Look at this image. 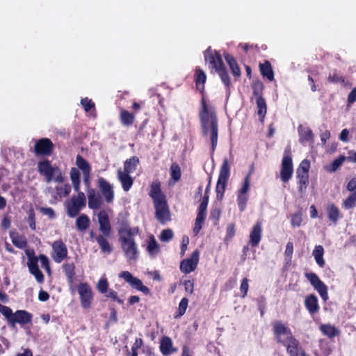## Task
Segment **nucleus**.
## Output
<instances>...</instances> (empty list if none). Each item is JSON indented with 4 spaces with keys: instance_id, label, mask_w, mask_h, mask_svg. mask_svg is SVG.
Wrapping results in <instances>:
<instances>
[{
    "instance_id": "obj_31",
    "label": "nucleus",
    "mask_w": 356,
    "mask_h": 356,
    "mask_svg": "<svg viewBox=\"0 0 356 356\" xmlns=\"http://www.w3.org/2000/svg\"><path fill=\"white\" fill-rule=\"evenodd\" d=\"M206 80L207 76L204 72L200 67H196L195 72V86L197 90H198L202 95H204Z\"/></svg>"
},
{
    "instance_id": "obj_36",
    "label": "nucleus",
    "mask_w": 356,
    "mask_h": 356,
    "mask_svg": "<svg viewBox=\"0 0 356 356\" xmlns=\"http://www.w3.org/2000/svg\"><path fill=\"white\" fill-rule=\"evenodd\" d=\"M120 120L123 126L130 127L134 124L135 120V115L124 108H121L120 113Z\"/></svg>"
},
{
    "instance_id": "obj_9",
    "label": "nucleus",
    "mask_w": 356,
    "mask_h": 356,
    "mask_svg": "<svg viewBox=\"0 0 356 356\" xmlns=\"http://www.w3.org/2000/svg\"><path fill=\"white\" fill-rule=\"evenodd\" d=\"M272 330L275 340L279 344L282 345L293 337L291 329L281 321H275L272 323Z\"/></svg>"
},
{
    "instance_id": "obj_30",
    "label": "nucleus",
    "mask_w": 356,
    "mask_h": 356,
    "mask_svg": "<svg viewBox=\"0 0 356 356\" xmlns=\"http://www.w3.org/2000/svg\"><path fill=\"white\" fill-rule=\"evenodd\" d=\"M118 179L122 184L123 190L126 192L129 191L134 184L133 178L129 175L130 173L122 171V169L118 170Z\"/></svg>"
},
{
    "instance_id": "obj_41",
    "label": "nucleus",
    "mask_w": 356,
    "mask_h": 356,
    "mask_svg": "<svg viewBox=\"0 0 356 356\" xmlns=\"http://www.w3.org/2000/svg\"><path fill=\"white\" fill-rule=\"evenodd\" d=\"M323 247L321 245H316L313 250L312 255L314 256L316 264L321 268L324 267L325 264V260L323 259Z\"/></svg>"
},
{
    "instance_id": "obj_58",
    "label": "nucleus",
    "mask_w": 356,
    "mask_h": 356,
    "mask_svg": "<svg viewBox=\"0 0 356 356\" xmlns=\"http://www.w3.org/2000/svg\"><path fill=\"white\" fill-rule=\"evenodd\" d=\"M105 296L106 297L110 298L113 300L118 302L119 304L122 305L124 303V301L118 298V293L113 289H108Z\"/></svg>"
},
{
    "instance_id": "obj_60",
    "label": "nucleus",
    "mask_w": 356,
    "mask_h": 356,
    "mask_svg": "<svg viewBox=\"0 0 356 356\" xmlns=\"http://www.w3.org/2000/svg\"><path fill=\"white\" fill-rule=\"evenodd\" d=\"M70 175L72 183L81 181L80 172L79 169L76 168H72L70 172Z\"/></svg>"
},
{
    "instance_id": "obj_27",
    "label": "nucleus",
    "mask_w": 356,
    "mask_h": 356,
    "mask_svg": "<svg viewBox=\"0 0 356 356\" xmlns=\"http://www.w3.org/2000/svg\"><path fill=\"white\" fill-rule=\"evenodd\" d=\"M305 306L310 314L313 315L318 313L320 307L316 296L314 294L307 296L305 300Z\"/></svg>"
},
{
    "instance_id": "obj_22",
    "label": "nucleus",
    "mask_w": 356,
    "mask_h": 356,
    "mask_svg": "<svg viewBox=\"0 0 356 356\" xmlns=\"http://www.w3.org/2000/svg\"><path fill=\"white\" fill-rule=\"evenodd\" d=\"M33 314L26 310H17L13 315L10 326L14 327L16 323L24 325L31 323Z\"/></svg>"
},
{
    "instance_id": "obj_23",
    "label": "nucleus",
    "mask_w": 356,
    "mask_h": 356,
    "mask_svg": "<svg viewBox=\"0 0 356 356\" xmlns=\"http://www.w3.org/2000/svg\"><path fill=\"white\" fill-rule=\"evenodd\" d=\"M207 207L206 204V201L204 202H201L198 207L197 214L195 222V226L193 228V232L195 233V235H197L200 232L204 223L207 216Z\"/></svg>"
},
{
    "instance_id": "obj_57",
    "label": "nucleus",
    "mask_w": 356,
    "mask_h": 356,
    "mask_svg": "<svg viewBox=\"0 0 356 356\" xmlns=\"http://www.w3.org/2000/svg\"><path fill=\"white\" fill-rule=\"evenodd\" d=\"M38 259L40 261L41 266L44 268L46 271L49 273L51 271V268L47 257L44 254H40Z\"/></svg>"
},
{
    "instance_id": "obj_14",
    "label": "nucleus",
    "mask_w": 356,
    "mask_h": 356,
    "mask_svg": "<svg viewBox=\"0 0 356 356\" xmlns=\"http://www.w3.org/2000/svg\"><path fill=\"white\" fill-rule=\"evenodd\" d=\"M28 257L27 266L31 274H32L38 283L44 282V275L38 267V257L35 255L33 250L26 251Z\"/></svg>"
},
{
    "instance_id": "obj_62",
    "label": "nucleus",
    "mask_w": 356,
    "mask_h": 356,
    "mask_svg": "<svg viewBox=\"0 0 356 356\" xmlns=\"http://www.w3.org/2000/svg\"><path fill=\"white\" fill-rule=\"evenodd\" d=\"M185 291L189 294H193L194 291V280H185L184 282Z\"/></svg>"
},
{
    "instance_id": "obj_12",
    "label": "nucleus",
    "mask_w": 356,
    "mask_h": 356,
    "mask_svg": "<svg viewBox=\"0 0 356 356\" xmlns=\"http://www.w3.org/2000/svg\"><path fill=\"white\" fill-rule=\"evenodd\" d=\"M54 145L48 138H42L36 140L33 152L37 156H49L54 151Z\"/></svg>"
},
{
    "instance_id": "obj_39",
    "label": "nucleus",
    "mask_w": 356,
    "mask_h": 356,
    "mask_svg": "<svg viewBox=\"0 0 356 356\" xmlns=\"http://www.w3.org/2000/svg\"><path fill=\"white\" fill-rule=\"evenodd\" d=\"M323 335L329 338H333L339 334V331L334 325L331 324H323L319 327Z\"/></svg>"
},
{
    "instance_id": "obj_33",
    "label": "nucleus",
    "mask_w": 356,
    "mask_h": 356,
    "mask_svg": "<svg viewBox=\"0 0 356 356\" xmlns=\"http://www.w3.org/2000/svg\"><path fill=\"white\" fill-rule=\"evenodd\" d=\"M259 70L263 77L266 78L270 81L274 80V72L268 60H265L263 63L259 64Z\"/></svg>"
},
{
    "instance_id": "obj_64",
    "label": "nucleus",
    "mask_w": 356,
    "mask_h": 356,
    "mask_svg": "<svg viewBox=\"0 0 356 356\" xmlns=\"http://www.w3.org/2000/svg\"><path fill=\"white\" fill-rule=\"evenodd\" d=\"M293 244L292 242L289 241L286 245L284 254H285L286 257L289 258V259L291 260L292 255H293Z\"/></svg>"
},
{
    "instance_id": "obj_46",
    "label": "nucleus",
    "mask_w": 356,
    "mask_h": 356,
    "mask_svg": "<svg viewBox=\"0 0 356 356\" xmlns=\"http://www.w3.org/2000/svg\"><path fill=\"white\" fill-rule=\"evenodd\" d=\"M342 206L345 209H353L356 206V191L351 193L343 200Z\"/></svg>"
},
{
    "instance_id": "obj_1",
    "label": "nucleus",
    "mask_w": 356,
    "mask_h": 356,
    "mask_svg": "<svg viewBox=\"0 0 356 356\" xmlns=\"http://www.w3.org/2000/svg\"><path fill=\"white\" fill-rule=\"evenodd\" d=\"M202 131L204 136H209L211 143V152L216 150L218 138V120L214 111H209L204 97L202 99V108L199 113Z\"/></svg>"
},
{
    "instance_id": "obj_16",
    "label": "nucleus",
    "mask_w": 356,
    "mask_h": 356,
    "mask_svg": "<svg viewBox=\"0 0 356 356\" xmlns=\"http://www.w3.org/2000/svg\"><path fill=\"white\" fill-rule=\"evenodd\" d=\"M204 57L205 61L208 62L211 67L215 69L216 72L225 66L220 54L217 51H213L211 47L204 51Z\"/></svg>"
},
{
    "instance_id": "obj_26",
    "label": "nucleus",
    "mask_w": 356,
    "mask_h": 356,
    "mask_svg": "<svg viewBox=\"0 0 356 356\" xmlns=\"http://www.w3.org/2000/svg\"><path fill=\"white\" fill-rule=\"evenodd\" d=\"M286 347V352L289 356H298L299 350L301 348L300 342L293 336L282 344Z\"/></svg>"
},
{
    "instance_id": "obj_38",
    "label": "nucleus",
    "mask_w": 356,
    "mask_h": 356,
    "mask_svg": "<svg viewBox=\"0 0 356 356\" xmlns=\"http://www.w3.org/2000/svg\"><path fill=\"white\" fill-rule=\"evenodd\" d=\"M103 234H99L95 237V240L98 243L101 250L104 253L110 254L112 250V246Z\"/></svg>"
},
{
    "instance_id": "obj_59",
    "label": "nucleus",
    "mask_w": 356,
    "mask_h": 356,
    "mask_svg": "<svg viewBox=\"0 0 356 356\" xmlns=\"http://www.w3.org/2000/svg\"><path fill=\"white\" fill-rule=\"evenodd\" d=\"M248 289H249L248 279L245 277L242 280L241 284L240 286V291L242 293V295H241L242 298H245L247 296Z\"/></svg>"
},
{
    "instance_id": "obj_50",
    "label": "nucleus",
    "mask_w": 356,
    "mask_h": 356,
    "mask_svg": "<svg viewBox=\"0 0 356 356\" xmlns=\"http://www.w3.org/2000/svg\"><path fill=\"white\" fill-rule=\"evenodd\" d=\"M0 313L4 316L10 325L14 315L12 309L9 307L3 305L0 303Z\"/></svg>"
},
{
    "instance_id": "obj_63",
    "label": "nucleus",
    "mask_w": 356,
    "mask_h": 356,
    "mask_svg": "<svg viewBox=\"0 0 356 356\" xmlns=\"http://www.w3.org/2000/svg\"><path fill=\"white\" fill-rule=\"evenodd\" d=\"M40 211L44 215L47 216L50 219H53L56 217L55 212L54 209L51 207H41Z\"/></svg>"
},
{
    "instance_id": "obj_51",
    "label": "nucleus",
    "mask_w": 356,
    "mask_h": 356,
    "mask_svg": "<svg viewBox=\"0 0 356 356\" xmlns=\"http://www.w3.org/2000/svg\"><path fill=\"white\" fill-rule=\"evenodd\" d=\"M108 282L106 278H101L97 284V291L102 294H106L108 290Z\"/></svg>"
},
{
    "instance_id": "obj_48",
    "label": "nucleus",
    "mask_w": 356,
    "mask_h": 356,
    "mask_svg": "<svg viewBox=\"0 0 356 356\" xmlns=\"http://www.w3.org/2000/svg\"><path fill=\"white\" fill-rule=\"evenodd\" d=\"M216 72L218 74L222 82L224 83L226 88H229L231 86V81L226 67L225 66L219 69Z\"/></svg>"
},
{
    "instance_id": "obj_21",
    "label": "nucleus",
    "mask_w": 356,
    "mask_h": 356,
    "mask_svg": "<svg viewBox=\"0 0 356 356\" xmlns=\"http://www.w3.org/2000/svg\"><path fill=\"white\" fill-rule=\"evenodd\" d=\"M97 218L99 231L104 236H110L111 226L107 212L105 210H101L97 214Z\"/></svg>"
},
{
    "instance_id": "obj_37",
    "label": "nucleus",
    "mask_w": 356,
    "mask_h": 356,
    "mask_svg": "<svg viewBox=\"0 0 356 356\" xmlns=\"http://www.w3.org/2000/svg\"><path fill=\"white\" fill-rule=\"evenodd\" d=\"M140 164V159L136 156H133L129 159H127L124 162V170L128 173H132L136 170L137 166Z\"/></svg>"
},
{
    "instance_id": "obj_52",
    "label": "nucleus",
    "mask_w": 356,
    "mask_h": 356,
    "mask_svg": "<svg viewBox=\"0 0 356 356\" xmlns=\"http://www.w3.org/2000/svg\"><path fill=\"white\" fill-rule=\"evenodd\" d=\"M236 233L235 225L234 223H229L227 225L226 228V236L225 237V242L227 243L234 236Z\"/></svg>"
},
{
    "instance_id": "obj_4",
    "label": "nucleus",
    "mask_w": 356,
    "mask_h": 356,
    "mask_svg": "<svg viewBox=\"0 0 356 356\" xmlns=\"http://www.w3.org/2000/svg\"><path fill=\"white\" fill-rule=\"evenodd\" d=\"M38 171L45 177L47 183L54 181L60 184L64 181L60 170L57 166H52L51 161L48 159L38 162Z\"/></svg>"
},
{
    "instance_id": "obj_53",
    "label": "nucleus",
    "mask_w": 356,
    "mask_h": 356,
    "mask_svg": "<svg viewBox=\"0 0 356 356\" xmlns=\"http://www.w3.org/2000/svg\"><path fill=\"white\" fill-rule=\"evenodd\" d=\"M302 212L297 211L291 215V223L293 227H300L302 224Z\"/></svg>"
},
{
    "instance_id": "obj_15",
    "label": "nucleus",
    "mask_w": 356,
    "mask_h": 356,
    "mask_svg": "<svg viewBox=\"0 0 356 356\" xmlns=\"http://www.w3.org/2000/svg\"><path fill=\"white\" fill-rule=\"evenodd\" d=\"M306 278L312 286L318 291L321 298L325 302L328 300L327 287L314 273H305Z\"/></svg>"
},
{
    "instance_id": "obj_54",
    "label": "nucleus",
    "mask_w": 356,
    "mask_h": 356,
    "mask_svg": "<svg viewBox=\"0 0 356 356\" xmlns=\"http://www.w3.org/2000/svg\"><path fill=\"white\" fill-rule=\"evenodd\" d=\"M173 232L170 229H163L159 236V238L163 242H168L173 238Z\"/></svg>"
},
{
    "instance_id": "obj_34",
    "label": "nucleus",
    "mask_w": 356,
    "mask_h": 356,
    "mask_svg": "<svg viewBox=\"0 0 356 356\" xmlns=\"http://www.w3.org/2000/svg\"><path fill=\"white\" fill-rule=\"evenodd\" d=\"M63 270L67 277L70 285H73L75 279V265L73 262L65 263L63 265Z\"/></svg>"
},
{
    "instance_id": "obj_42",
    "label": "nucleus",
    "mask_w": 356,
    "mask_h": 356,
    "mask_svg": "<svg viewBox=\"0 0 356 356\" xmlns=\"http://www.w3.org/2000/svg\"><path fill=\"white\" fill-rule=\"evenodd\" d=\"M90 218L86 214H81L76 220V226L79 231L85 232L90 226Z\"/></svg>"
},
{
    "instance_id": "obj_40",
    "label": "nucleus",
    "mask_w": 356,
    "mask_h": 356,
    "mask_svg": "<svg viewBox=\"0 0 356 356\" xmlns=\"http://www.w3.org/2000/svg\"><path fill=\"white\" fill-rule=\"evenodd\" d=\"M147 251L152 257H154L160 252V246L153 235L149 237V240L147 245Z\"/></svg>"
},
{
    "instance_id": "obj_35",
    "label": "nucleus",
    "mask_w": 356,
    "mask_h": 356,
    "mask_svg": "<svg viewBox=\"0 0 356 356\" xmlns=\"http://www.w3.org/2000/svg\"><path fill=\"white\" fill-rule=\"evenodd\" d=\"M224 57L230 67L232 74L236 78L240 77L241 70L234 57L229 54H225Z\"/></svg>"
},
{
    "instance_id": "obj_18",
    "label": "nucleus",
    "mask_w": 356,
    "mask_h": 356,
    "mask_svg": "<svg viewBox=\"0 0 356 356\" xmlns=\"http://www.w3.org/2000/svg\"><path fill=\"white\" fill-rule=\"evenodd\" d=\"M51 247V257L55 262L60 263L67 257V248L62 240L60 239L55 241L52 243Z\"/></svg>"
},
{
    "instance_id": "obj_25",
    "label": "nucleus",
    "mask_w": 356,
    "mask_h": 356,
    "mask_svg": "<svg viewBox=\"0 0 356 356\" xmlns=\"http://www.w3.org/2000/svg\"><path fill=\"white\" fill-rule=\"evenodd\" d=\"M298 131L299 142L302 145H305L307 143H312L314 142V134L309 127L300 124L298 127Z\"/></svg>"
},
{
    "instance_id": "obj_44",
    "label": "nucleus",
    "mask_w": 356,
    "mask_h": 356,
    "mask_svg": "<svg viewBox=\"0 0 356 356\" xmlns=\"http://www.w3.org/2000/svg\"><path fill=\"white\" fill-rule=\"evenodd\" d=\"M170 174L171 179L174 182H177L181 177V170L179 165L177 162H173L170 167Z\"/></svg>"
},
{
    "instance_id": "obj_8",
    "label": "nucleus",
    "mask_w": 356,
    "mask_h": 356,
    "mask_svg": "<svg viewBox=\"0 0 356 356\" xmlns=\"http://www.w3.org/2000/svg\"><path fill=\"white\" fill-rule=\"evenodd\" d=\"M293 174V165L290 146H288L284 152L280 169V179L282 182L287 183Z\"/></svg>"
},
{
    "instance_id": "obj_3",
    "label": "nucleus",
    "mask_w": 356,
    "mask_h": 356,
    "mask_svg": "<svg viewBox=\"0 0 356 356\" xmlns=\"http://www.w3.org/2000/svg\"><path fill=\"white\" fill-rule=\"evenodd\" d=\"M138 228H121L119 229V242L125 257L130 261L138 258L139 251L135 241L134 235L138 234Z\"/></svg>"
},
{
    "instance_id": "obj_43",
    "label": "nucleus",
    "mask_w": 356,
    "mask_h": 356,
    "mask_svg": "<svg viewBox=\"0 0 356 356\" xmlns=\"http://www.w3.org/2000/svg\"><path fill=\"white\" fill-rule=\"evenodd\" d=\"M76 165L83 173L91 172L90 164L80 154H78L76 157Z\"/></svg>"
},
{
    "instance_id": "obj_19",
    "label": "nucleus",
    "mask_w": 356,
    "mask_h": 356,
    "mask_svg": "<svg viewBox=\"0 0 356 356\" xmlns=\"http://www.w3.org/2000/svg\"><path fill=\"white\" fill-rule=\"evenodd\" d=\"M199 255V251L195 250L192 252L190 258L183 259L180 263V270L185 274L194 271L198 264Z\"/></svg>"
},
{
    "instance_id": "obj_5",
    "label": "nucleus",
    "mask_w": 356,
    "mask_h": 356,
    "mask_svg": "<svg viewBox=\"0 0 356 356\" xmlns=\"http://www.w3.org/2000/svg\"><path fill=\"white\" fill-rule=\"evenodd\" d=\"M253 95L256 97L257 114L260 121L263 122L267 113V105L265 99L263 97L264 89V83L259 81H255L252 84Z\"/></svg>"
},
{
    "instance_id": "obj_24",
    "label": "nucleus",
    "mask_w": 356,
    "mask_h": 356,
    "mask_svg": "<svg viewBox=\"0 0 356 356\" xmlns=\"http://www.w3.org/2000/svg\"><path fill=\"white\" fill-rule=\"evenodd\" d=\"M262 236L261 222L257 221L252 227L250 234L249 243L252 247H257L261 241Z\"/></svg>"
},
{
    "instance_id": "obj_10",
    "label": "nucleus",
    "mask_w": 356,
    "mask_h": 356,
    "mask_svg": "<svg viewBox=\"0 0 356 356\" xmlns=\"http://www.w3.org/2000/svg\"><path fill=\"white\" fill-rule=\"evenodd\" d=\"M251 173L249 172L244 178L243 184L237 191L236 202L240 211L243 212L246 209V205L249 199L248 192L250 187Z\"/></svg>"
},
{
    "instance_id": "obj_6",
    "label": "nucleus",
    "mask_w": 356,
    "mask_h": 356,
    "mask_svg": "<svg viewBox=\"0 0 356 356\" xmlns=\"http://www.w3.org/2000/svg\"><path fill=\"white\" fill-rule=\"evenodd\" d=\"M309 168L310 161L308 159H304L296 169L298 190L300 194L305 193L309 184Z\"/></svg>"
},
{
    "instance_id": "obj_11",
    "label": "nucleus",
    "mask_w": 356,
    "mask_h": 356,
    "mask_svg": "<svg viewBox=\"0 0 356 356\" xmlns=\"http://www.w3.org/2000/svg\"><path fill=\"white\" fill-rule=\"evenodd\" d=\"M86 204V198L84 193H79L76 196L72 197L70 202L67 204L68 216L71 218L76 216Z\"/></svg>"
},
{
    "instance_id": "obj_49",
    "label": "nucleus",
    "mask_w": 356,
    "mask_h": 356,
    "mask_svg": "<svg viewBox=\"0 0 356 356\" xmlns=\"http://www.w3.org/2000/svg\"><path fill=\"white\" fill-rule=\"evenodd\" d=\"M188 299L186 297L183 298L179 304L177 311L175 314V318H180L185 314V312L187 309V307H188Z\"/></svg>"
},
{
    "instance_id": "obj_29",
    "label": "nucleus",
    "mask_w": 356,
    "mask_h": 356,
    "mask_svg": "<svg viewBox=\"0 0 356 356\" xmlns=\"http://www.w3.org/2000/svg\"><path fill=\"white\" fill-rule=\"evenodd\" d=\"M159 348L161 353L164 356H168L177 352V348L173 347L172 339L168 337H162Z\"/></svg>"
},
{
    "instance_id": "obj_7",
    "label": "nucleus",
    "mask_w": 356,
    "mask_h": 356,
    "mask_svg": "<svg viewBox=\"0 0 356 356\" xmlns=\"http://www.w3.org/2000/svg\"><path fill=\"white\" fill-rule=\"evenodd\" d=\"M230 176V168L228 161L225 159L220 167V172L216 187V197L222 200L227 186V181Z\"/></svg>"
},
{
    "instance_id": "obj_13",
    "label": "nucleus",
    "mask_w": 356,
    "mask_h": 356,
    "mask_svg": "<svg viewBox=\"0 0 356 356\" xmlns=\"http://www.w3.org/2000/svg\"><path fill=\"white\" fill-rule=\"evenodd\" d=\"M77 291L79 295L81 306L83 309H89L93 301V293L90 286L85 282L80 283L77 286Z\"/></svg>"
},
{
    "instance_id": "obj_28",
    "label": "nucleus",
    "mask_w": 356,
    "mask_h": 356,
    "mask_svg": "<svg viewBox=\"0 0 356 356\" xmlns=\"http://www.w3.org/2000/svg\"><path fill=\"white\" fill-rule=\"evenodd\" d=\"M88 198V207L92 209H99L103 203L102 197L97 194L94 188H89L87 191Z\"/></svg>"
},
{
    "instance_id": "obj_2",
    "label": "nucleus",
    "mask_w": 356,
    "mask_h": 356,
    "mask_svg": "<svg viewBox=\"0 0 356 356\" xmlns=\"http://www.w3.org/2000/svg\"><path fill=\"white\" fill-rule=\"evenodd\" d=\"M149 197L152 199L155 209V217L161 223L170 220V214L166 197L162 192L161 181L154 180L150 185Z\"/></svg>"
},
{
    "instance_id": "obj_47",
    "label": "nucleus",
    "mask_w": 356,
    "mask_h": 356,
    "mask_svg": "<svg viewBox=\"0 0 356 356\" xmlns=\"http://www.w3.org/2000/svg\"><path fill=\"white\" fill-rule=\"evenodd\" d=\"M345 160L346 156L343 155H340L338 158L335 159L330 165L326 167L327 170L330 172L337 171V169L343 164Z\"/></svg>"
},
{
    "instance_id": "obj_32",
    "label": "nucleus",
    "mask_w": 356,
    "mask_h": 356,
    "mask_svg": "<svg viewBox=\"0 0 356 356\" xmlns=\"http://www.w3.org/2000/svg\"><path fill=\"white\" fill-rule=\"evenodd\" d=\"M328 219L334 224L336 225L338 220L343 218L339 209L333 203L329 204L326 208Z\"/></svg>"
},
{
    "instance_id": "obj_45",
    "label": "nucleus",
    "mask_w": 356,
    "mask_h": 356,
    "mask_svg": "<svg viewBox=\"0 0 356 356\" xmlns=\"http://www.w3.org/2000/svg\"><path fill=\"white\" fill-rule=\"evenodd\" d=\"M12 242L17 248H24L27 245V241L25 236L19 235L17 233L11 234Z\"/></svg>"
},
{
    "instance_id": "obj_56",
    "label": "nucleus",
    "mask_w": 356,
    "mask_h": 356,
    "mask_svg": "<svg viewBox=\"0 0 356 356\" xmlns=\"http://www.w3.org/2000/svg\"><path fill=\"white\" fill-rule=\"evenodd\" d=\"M28 223L32 230L36 228L35 211L33 209H30L28 212Z\"/></svg>"
},
{
    "instance_id": "obj_17",
    "label": "nucleus",
    "mask_w": 356,
    "mask_h": 356,
    "mask_svg": "<svg viewBox=\"0 0 356 356\" xmlns=\"http://www.w3.org/2000/svg\"><path fill=\"white\" fill-rule=\"evenodd\" d=\"M119 277L121 278H123L125 282L129 283L131 287L134 289L143 292L145 295H148L150 293L149 289L143 285L142 281L137 278L134 277V275L129 271H122Z\"/></svg>"
},
{
    "instance_id": "obj_55",
    "label": "nucleus",
    "mask_w": 356,
    "mask_h": 356,
    "mask_svg": "<svg viewBox=\"0 0 356 356\" xmlns=\"http://www.w3.org/2000/svg\"><path fill=\"white\" fill-rule=\"evenodd\" d=\"M81 104L86 112L90 111L92 108H94L95 106V104L92 101V99H88V97L81 99Z\"/></svg>"
},
{
    "instance_id": "obj_61",
    "label": "nucleus",
    "mask_w": 356,
    "mask_h": 356,
    "mask_svg": "<svg viewBox=\"0 0 356 356\" xmlns=\"http://www.w3.org/2000/svg\"><path fill=\"white\" fill-rule=\"evenodd\" d=\"M56 190L60 195L67 196L71 192V186L69 184H66L62 187L56 188Z\"/></svg>"
},
{
    "instance_id": "obj_20",
    "label": "nucleus",
    "mask_w": 356,
    "mask_h": 356,
    "mask_svg": "<svg viewBox=\"0 0 356 356\" xmlns=\"http://www.w3.org/2000/svg\"><path fill=\"white\" fill-rule=\"evenodd\" d=\"M97 186L105 200V202L108 204L112 203L114 200V191L113 186L103 177H99L98 179Z\"/></svg>"
}]
</instances>
